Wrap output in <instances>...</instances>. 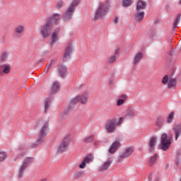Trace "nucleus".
Here are the masks:
<instances>
[{"label":"nucleus","instance_id":"a878e982","mask_svg":"<svg viewBox=\"0 0 181 181\" xmlns=\"http://www.w3.org/2000/svg\"><path fill=\"white\" fill-rule=\"evenodd\" d=\"M125 117L126 118H134V117H136V111L134 110H129Z\"/></svg>","mask_w":181,"mask_h":181},{"label":"nucleus","instance_id":"c9c22d12","mask_svg":"<svg viewBox=\"0 0 181 181\" xmlns=\"http://www.w3.org/2000/svg\"><path fill=\"white\" fill-rule=\"evenodd\" d=\"M94 141V135L88 136L84 139V142H86V144H90V142H93Z\"/></svg>","mask_w":181,"mask_h":181},{"label":"nucleus","instance_id":"f8f14e48","mask_svg":"<svg viewBox=\"0 0 181 181\" xmlns=\"http://www.w3.org/2000/svg\"><path fill=\"white\" fill-rule=\"evenodd\" d=\"M14 32L16 37H22V35L25 33V26L22 25H17Z\"/></svg>","mask_w":181,"mask_h":181},{"label":"nucleus","instance_id":"c03bdc74","mask_svg":"<svg viewBox=\"0 0 181 181\" xmlns=\"http://www.w3.org/2000/svg\"><path fill=\"white\" fill-rule=\"evenodd\" d=\"M23 155H25V153H20L18 156H17L16 158H14V160H18V158H21V156H23Z\"/></svg>","mask_w":181,"mask_h":181},{"label":"nucleus","instance_id":"8fccbe9b","mask_svg":"<svg viewBox=\"0 0 181 181\" xmlns=\"http://www.w3.org/2000/svg\"><path fill=\"white\" fill-rule=\"evenodd\" d=\"M148 180H152V175L151 174L149 176H148Z\"/></svg>","mask_w":181,"mask_h":181},{"label":"nucleus","instance_id":"4be33fe9","mask_svg":"<svg viewBox=\"0 0 181 181\" xmlns=\"http://www.w3.org/2000/svg\"><path fill=\"white\" fill-rule=\"evenodd\" d=\"M80 101L81 104H87V102L88 101V93L85 92L83 94L80 95Z\"/></svg>","mask_w":181,"mask_h":181},{"label":"nucleus","instance_id":"f3484780","mask_svg":"<svg viewBox=\"0 0 181 181\" xmlns=\"http://www.w3.org/2000/svg\"><path fill=\"white\" fill-rule=\"evenodd\" d=\"M173 131L174 133L175 134V140L177 141V139H179V136H180L181 135V124H176L174 127H173Z\"/></svg>","mask_w":181,"mask_h":181},{"label":"nucleus","instance_id":"2f4dec72","mask_svg":"<svg viewBox=\"0 0 181 181\" xmlns=\"http://www.w3.org/2000/svg\"><path fill=\"white\" fill-rule=\"evenodd\" d=\"M44 107L45 110V112H46V110H47V108H50V98H47L45 100Z\"/></svg>","mask_w":181,"mask_h":181},{"label":"nucleus","instance_id":"bb28decb","mask_svg":"<svg viewBox=\"0 0 181 181\" xmlns=\"http://www.w3.org/2000/svg\"><path fill=\"white\" fill-rule=\"evenodd\" d=\"M134 1L132 0H122V5L124 8H129Z\"/></svg>","mask_w":181,"mask_h":181},{"label":"nucleus","instance_id":"6ab92c4d","mask_svg":"<svg viewBox=\"0 0 181 181\" xmlns=\"http://www.w3.org/2000/svg\"><path fill=\"white\" fill-rule=\"evenodd\" d=\"M72 51H73V47H71V46H69L66 47V49L65 50V53L63 57L64 62H67V60L70 59V54H71Z\"/></svg>","mask_w":181,"mask_h":181},{"label":"nucleus","instance_id":"4468645a","mask_svg":"<svg viewBox=\"0 0 181 181\" xmlns=\"http://www.w3.org/2000/svg\"><path fill=\"white\" fill-rule=\"evenodd\" d=\"M121 146V143L119 141H115L112 144L109 148V153L114 155L116 151H118V148Z\"/></svg>","mask_w":181,"mask_h":181},{"label":"nucleus","instance_id":"864d4df0","mask_svg":"<svg viewBox=\"0 0 181 181\" xmlns=\"http://www.w3.org/2000/svg\"><path fill=\"white\" fill-rule=\"evenodd\" d=\"M40 62H45V59H41Z\"/></svg>","mask_w":181,"mask_h":181},{"label":"nucleus","instance_id":"09e8293b","mask_svg":"<svg viewBox=\"0 0 181 181\" xmlns=\"http://www.w3.org/2000/svg\"><path fill=\"white\" fill-rule=\"evenodd\" d=\"M51 67L47 65L45 69V73L47 74L49 73V70H50Z\"/></svg>","mask_w":181,"mask_h":181},{"label":"nucleus","instance_id":"79ce46f5","mask_svg":"<svg viewBox=\"0 0 181 181\" xmlns=\"http://www.w3.org/2000/svg\"><path fill=\"white\" fill-rule=\"evenodd\" d=\"M56 64V60H51L49 63H48L47 65H48L49 67H51L52 66H54Z\"/></svg>","mask_w":181,"mask_h":181},{"label":"nucleus","instance_id":"c756f323","mask_svg":"<svg viewBox=\"0 0 181 181\" xmlns=\"http://www.w3.org/2000/svg\"><path fill=\"white\" fill-rule=\"evenodd\" d=\"M60 90V83L59 82H54L52 85V90L54 93H58Z\"/></svg>","mask_w":181,"mask_h":181},{"label":"nucleus","instance_id":"7ed1b4c3","mask_svg":"<svg viewBox=\"0 0 181 181\" xmlns=\"http://www.w3.org/2000/svg\"><path fill=\"white\" fill-rule=\"evenodd\" d=\"M81 0H74L65 13L63 14L64 21H70L71 18H73V15L74 13V11H76V8L78 5L80 4Z\"/></svg>","mask_w":181,"mask_h":181},{"label":"nucleus","instance_id":"f257e3e1","mask_svg":"<svg viewBox=\"0 0 181 181\" xmlns=\"http://www.w3.org/2000/svg\"><path fill=\"white\" fill-rule=\"evenodd\" d=\"M39 125L41 126L38 138L37 141L31 144V148H37L40 145V144L43 143V141H45V138L47 136V132L49 131V123L47 122H40Z\"/></svg>","mask_w":181,"mask_h":181},{"label":"nucleus","instance_id":"aec40b11","mask_svg":"<svg viewBox=\"0 0 181 181\" xmlns=\"http://www.w3.org/2000/svg\"><path fill=\"white\" fill-rule=\"evenodd\" d=\"M148 149L151 152H153L155 151V145H156V138L151 137L149 142Z\"/></svg>","mask_w":181,"mask_h":181},{"label":"nucleus","instance_id":"cd10ccee","mask_svg":"<svg viewBox=\"0 0 181 181\" xmlns=\"http://www.w3.org/2000/svg\"><path fill=\"white\" fill-rule=\"evenodd\" d=\"M2 72L1 74L4 73V74H9L11 72V66L4 64L2 66Z\"/></svg>","mask_w":181,"mask_h":181},{"label":"nucleus","instance_id":"6e6d98bb","mask_svg":"<svg viewBox=\"0 0 181 181\" xmlns=\"http://www.w3.org/2000/svg\"><path fill=\"white\" fill-rule=\"evenodd\" d=\"M180 4H181V0H180Z\"/></svg>","mask_w":181,"mask_h":181},{"label":"nucleus","instance_id":"603ef678","mask_svg":"<svg viewBox=\"0 0 181 181\" xmlns=\"http://www.w3.org/2000/svg\"><path fill=\"white\" fill-rule=\"evenodd\" d=\"M154 181H159V178H156Z\"/></svg>","mask_w":181,"mask_h":181},{"label":"nucleus","instance_id":"58836bf2","mask_svg":"<svg viewBox=\"0 0 181 181\" xmlns=\"http://www.w3.org/2000/svg\"><path fill=\"white\" fill-rule=\"evenodd\" d=\"M168 81H169V76L168 75H165L162 80L163 84H168Z\"/></svg>","mask_w":181,"mask_h":181},{"label":"nucleus","instance_id":"473e14b6","mask_svg":"<svg viewBox=\"0 0 181 181\" xmlns=\"http://www.w3.org/2000/svg\"><path fill=\"white\" fill-rule=\"evenodd\" d=\"M175 118V112H172L170 113L168 117V124H172L173 122V119Z\"/></svg>","mask_w":181,"mask_h":181},{"label":"nucleus","instance_id":"7c9ffc66","mask_svg":"<svg viewBox=\"0 0 181 181\" xmlns=\"http://www.w3.org/2000/svg\"><path fill=\"white\" fill-rule=\"evenodd\" d=\"M180 19H181V15L178 14L175 20V22L173 26V29L174 30L177 28V25H179V23L180 22Z\"/></svg>","mask_w":181,"mask_h":181},{"label":"nucleus","instance_id":"dca6fc26","mask_svg":"<svg viewBox=\"0 0 181 181\" xmlns=\"http://www.w3.org/2000/svg\"><path fill=\"white\" fill-rule=\"evenodd\" d=\"M58 73L62 78H64L66 77V74L67 73V66L60 64L58 66Z\"/></svg>","mask_w":181,"mask_h":181},{"label":"nucleus","instance_id":"39448f33","mask_svg":"<svg viewBox=\"0 0 181 181\" xmlns=\"http://www.w3.org/2000/svg\"><path fill=\"white\" fill-rule=\"evenodd\" d=\"M52 28H53V25L50 21H47V23L41 27L40 33L42 37H49L50 33H52Z\"/></svg>","mask_w":181,"mask_h":181},{"label":"nucleus","instance_id":"6e6552de","mask_svg":"<svg viewBox=\"0 0 181 181\" xmlns=\"http://www.w3.org/2000/svg\"><path fill=\"white\" fill-rule=\"evenodd\" d=\"M134 153V148L132 147H127L126 148L124 151L118 156L117 161L122 162L124 159L127 158H129L131 155Z\"/></svg>","mask_w":181,"mask_h":181},{"label":"nucleus","instance_id":"a19ab883","mask_svg":"<svg viewBox=\"0 0 181 181\" xmlns=\"http://www.w3.org/2000/svg\"><path fill=\"white\" fill-rule=\"evenodd\" d=\"M180 157H181V150H178L175 153V159H180Z\"/></svg>","mask_w":181,"mask_h":181},{"label":"nucleus","instance_id":"b1692460","mask_svg":"<svg viewBox=\"0 0 181 181\" xmlns=\"http://www.w3.org/2000/svg\"><path fill=\"white\" fill-rule=\"evenodd\" d=\"M146 2L144 1H139L137 3L136 9L137 11H142V9H145L146 8Z\"/></svg>","mask_w":181,"mask_h":181},{"label":"nucleus","instance_id":"1a4fd4ad","mask_svg":"<svg viewBox=\"0 0 181 181\" xmlns=\"http://www.w3.org/2000/svg\"><path fill=\"white\" fill-rule=\"evenodd\" d=\"M32 162H33V158L28 157L24 160L23 163L20 168L18 175L20 179L23 177V173L25 170H26L28 165L30 163H32Z\"/></svg>","mask_w":181,"mask_h":181},{"label":"nucleus","instance_id":"5fc2aeb1","mask_svg":"<svg viewBox=\"0 0 181 181\" xmlns=\"http://www.w3.org/2000/svg\"><path fill=\"white\" fill-rule=\"evenodd\" d=\"M41 181H46V179H43V180H42Z\"/></svg>","mask_w":181,"mask_h":181},{"label":"nucleus","instance_id":"c85d7f7f","mask_svg":"<svg viewBox=\"0 0 181 181\" xmlns=\"http://www.w3.org/2000/svg\"><path fill=\"white\" fill-rule=\"evenodd\" d=\"M176 83H177L176 78L170 79L168 81V88H176Z\"/></svg>","mask_w":181,"mask_h":181},{"label":"nucleus","instance_id":"9b49d317","mask_svg":"<svg viewBox=\"0 0 181 181\" xmlns=\"http://www.w3.org/2000/svg\"><path fill=\"white\" fill-rule=\"evenodd\" d=\"M69 147V139L65 138L64 141L61 143L57 148V151L59 153H63V152H66L67 151V148Z\"/></svg>","mask_w":181,"mask_h":181},{"label":"nucleus","instance_id":"de8ad7c7","mask_svg":"<svg viewBox=\"0 0 181 181\" xmlns=\"http://www.w3.org/2000/svg\"><path fill=\"white\" fill-rule=\"evenodd\" d=\"M113 22L114 23H118L119 22V18L115 17V18H113Z\"/></svg>","mask_w":181,"mask_h":181},{"label":"nucleus","instance_id":"ddd939ff","mask_svg":"<svg viewBox=\"0 0 181 181\" xmlns=\"http://www.w3.org/2000/svg\"><path fill=\"white\" fill-rule=\"evenodd\" d=\"M60 32V28H57L54 30V31L52 33V41H51V46H54V43L57 42V40L59 39V33Z\"/></svg>","mask_w":181,"mask_h":181},{"label":"nucleus","instance_id":"0eeeda50","mask_svg":"<svg viewBox=\"0 0 181 181\" xmlns=\"http://www.w3.org/2000/svg\"><path fill=\"white\" fill-rule=\"evenodd\" d=\"M78 103H80V95H77L75 98H72L69 102L68 109L64 111L63 117H64V115H69L70 111H71V110H74V106L77 105Z\"/></svg>","mask_w":181,"mask_h":181},{"label":"nucleus","instance_id":"412c9836","mask_svg":"<svg viewBox=\"0 0 181 181\" xmlns=\"http://www.w3.org/2000/svg\"><path fill=\"white\" fill-rule=\"evenodd\" d=\"M59 18H60V15L57 13L54 14L52 17L47 20V22H49V23H52L53 25V23H56L57 21H59Z\"/></svg>","mask_w":181,"mask_h":181},{"label":"nucleus","instance_id":"49530a36","mask_svg":"<svg viewBox=\"0 0 181 181\" xmlns=\"http://www.w3.org/2000/svg\"><path fill=\"white\" fill-rule=\"evenodd\" d=\"M120 98H122V100H124V101L127 100V98H128V96L127 95H121Z\"/></svg>","mask_w":181,"mask_h":181},{"label":"nucleus","instance_id":"20e7f679","mask_svg":"<svg viewBox=\"0 0 181 181\" xmlns=\"http://www.w3.org/2000/svg\"><path fill=\"white\" fill-rule=\"evenodd\" d=\"M108 11H110V8L107 4H100L95 11L94 19H103L107 16Z\"/></svg>","mask_w":181,"mask_h":181},{"label":"nucleus","instance_id":"72a5a7b5","mask_svg":"<svg viewBox=\"0 0 181 181\" xmlns=\"http://www.w3.org/2000/svg\"><path fill=\"white\" fill-rule=\"evenodd\" d=\"M156 159H158V154H155L153 156H152L150 158L149 165L150 166H152L155 162H156Z\"/></svg>","mask_w":181,"mask_h":181},{"label":"nucleus","instance_id":"f704fd0d","mask_svg":"<svg viewBox=\"0 0 181 181\" xmlns=\"http://www.w3.org/2000/svg\"><path fill=\"white\" fill-rule=\"evenodd\" d=\"M63 6H64V1H63L62 0L58 1L56 5L57 9H62Z\"/></svg>","mask_w":181,"mask_h":181},{"label":"nucleus","instance_id":"a18cd8bd","mask_svg":"<svg viewBox=\"0 0 181 181\" xmlns=\"http://www.w3.org/2000/svg\"><path fill=\"white\" fill-rule=\"evenodd\" d=\"M81 176H84V173L83 172L80 171V172L76 173V177H80Z\"/></svg>","mask_w":181,"mask_h":181},{"label":"nucleus","instance_id":"9d476101","mask_svg":"<svg viewBox=\"0 0 181 181\" xmlns=\"http://www.w3.org/2000/svg\"><path fill=\"white\" fill-rule=\"evenodd\" d=\"M93 160H94V156H93V154H88L83 158L81 165H79V168L81 169H86V166H87V163H90V162H93Z\"/></svg>","mask_w":181,"mask_h":181},{"label":"nucleus","instance_id":"4c0bfd02","mask_svg":"<svg viewBox=\"0 0 181 181\" xmlns=\"http://www.w3.org/2000/svg\"><path fill=\"white\" fill-rule=\"evenodd\" d=\"M124 103H125V100L119 99L117 100V107H121V105H122Z\"/></svg>","mask_w":181,"mask_h":181},{"label":"nucleus","instance_id":"ea45409f","mask_svg":"<svg viewBox=\"0 0 181 181\" xmlns=\"http://www.w3.org/2000/svg\"><path fill=\"white\" fill-rule=\"evenodd\" d=\"M115 60H117V57L115 55H112L109 59V63H114V62H115Z\"/></svg>","mask_w":181,"mask_h":181},{"label":"nucleus","instance_id":"423d86ee","mask_svg":"<svg viewBox=\"0 0 181 181\" xmlns=\"http://www.w3.org/2000/svg\"><path fill=\"white\" fill-rule=\"evenodd\" d=\"M170 139L166 134V133H164L161 135V143L160 144V148L163 151H168L169 149V147L170 146Z\"/></svg>","mask_w":181,"mask_h":181},{"label":"nucleus","instance_id":"a211bd4d","mask_svg":"<svg viewBox=\"0 0 181 181\" xmlns=\"http://www.w3.org/2000/svg\"><path fill=\"white\" fill-rule=\"evenodd\" d=\"M142 59H144V53L138 52L134 57L133 64H134V65L139 64V63H141V60H142Z\"/></svg>","mask_w":181,"mask_h":181},{"label":"nucleus","instance_id":"f03ea898","mask_svg":"<svg viewBox=\"0 0 181 181\" xmlns=\"http://www.w3.org/2000/svg\"><path fill=\"white\" fill-rule=\"evenodd\" d=\"M124 121V117H120L119 119L116 117L111 118L106 122L105 128L108 134H112L115 132L117 126L120 125L121 122Z\"/></svg>","mask_w":181,"mask_h":181},{"label":"nucleus","instance_id":"e433bc0d","mask_svg":"<svg viewBox=\"0 0 181 181\" xmlns=\"http://www.w3.org/2000/svg\"><path fill=\"white\" fill-rule=\"evenodd\" d=\"M8 158V153L5 151L1 152V162H4Z\"/></svg>","mask_w":181,"mask_h":181},{"label":"nucleus","instance_id":"5701e85b","mask_svg":"<svg viewBox=\"0 0 181 181\" xmlns=\"http://www.w3.org/2000/svg\"><path fill=\"white\" fill-rule=\"evenodd\" d=\"M145 18V12H138L134 15V18L136 21V22H141L142 19Z\"/></svg>","mask_w":181,"mask_h":181},{"label":"nucleus","instance_id":"2eb2a0df","mask_svg":"<svg viewBox=\"0 0 181 181\" xmlns=\"http://www.w3.org/2000/svg\"><path fill=\"white\" fill-rule=\"evenodd\" d=\"M112 163V161L111 160H107L106 162L103 163L100 166L99 170H100V172H105V170H108Z\"/></svg>","mask_w":181,"mask_h":181},{"label":"nucleus","instance_id":"393cba45","mask_svg":"<svg viewBox=\"0 0 181 181\" xmlns=\"http://www.w3.org/2000/svg\"><path fill=\"white\" fill-rule=\"evenodd\" d=\"M8 57H9V51L8 50L2 51L1 55V62H6Z\"/></svg>","mask_w":181,"mask_h":181},{"label":"nucleus","instance_id":"37998d69","mask_svg":"<svg viewBox=\"0 0 181 181\" xmlns=\"http://www.w3.org/2000/svg\"><path fill=\"white\" fill-rule=\"evenodd\" d=\"M180 162H181L180 158H175V165H176L177 167H180Z\"/></svg>","mask_w":181,"mask_h":181},{"label":"nucleus","instance_id":"3c124183","mask_svg":"<svg viewBox=\"0 0 181 181\" xmlns=\"http://www.w3.org/2000/svg\"><path fill=\"white\" fill-rule=\"evenodd\" d=\"M173 52L170 51V56H173Z\"/></svg>","mask_w":181,"mask_h":181}]
</instances>
